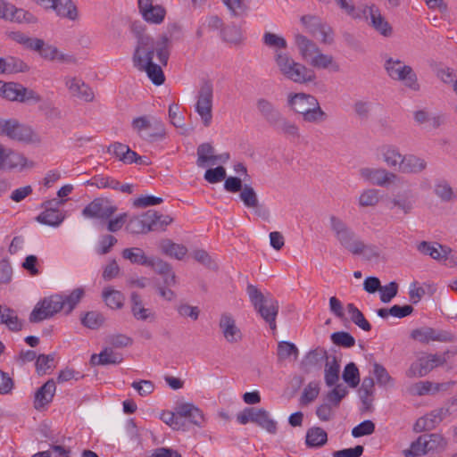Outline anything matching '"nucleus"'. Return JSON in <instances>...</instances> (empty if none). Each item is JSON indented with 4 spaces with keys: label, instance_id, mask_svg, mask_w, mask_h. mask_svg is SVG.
I'll return each mask as SVG.
<instances>
[{
    "label": "nucleus",
    "instance_id": "30",
    "mask_svg": "<svg viewBox=\"0 0 457 457\" xmlns=\"http://www.w3.org/2000/svg\"><path fill=\"white\" fill-rule=\"evenodd\" d=\"M428 167L425 158L414 154L403 155L398 170L403 174H420Z\"/></svg>",
    "mask_w": 457,
    "mask_h": 457
},
{
    "label": "nucleus",
    "instance_id": "63",
    "mask_svg": "<svg viewBox=\"0 0 457 457\" xmlns=\"http://www.w3.org/2000/svg\"><path fill=\"white\" fill-rule=\"evenodd\" d=\"M298 353V349L293 343L282 341L278 345V357L279 360H288L292 357L295 360Z\"/></svg>",
    "mask_w": 457,
    "mask_h": 457
},
{
    "label": "nucleus",
    "instance_id": "48",
    "mask_svg": "<svg viewBox=\"0 0 457 457\" xmlns=\"http://www.w3.org/2000/svg\"><path fill=\"white\" fill-rule=\"evenodd\" d=\"M340 364L332 358L328 360L324 369L325 383L328 386H335L339 380Z\"/></svg>",
    "mask_w": 457,
    "mask_h": 457
},
{
    "label": "nucleus",
    "instance_id": "61",
    "mask_svg": "<svg viewBox=\"0 0 457 457\" xmlns=\"http://www.w3.org/2000/svg\"><path fill=\"white\" fill-rule=\"evenodd\" d=\"M321 22L322 20L316 15L306 14L300 18V23L303 29L312 36L317 35V29Z\"/></svg>",
    "mask_w": 457,
    "mask_h": 457
},
{
    "label": "nucleus",
    "instance_id": "12",
    "mask_svg": "<svg viewBox=\"0 0 457 457\" xmlns=\"http://www.w3.org/2000/svg\"><path fill=\"white\" fill-rule=\"evenodd\" d=\"M132 129L141 137L148 140L162 137L164 128L162 122L153 116H139L131 121Z\"/></svg>",
    "mask_w": 457,
    "mask_h": 457
},
{
    "label": "nucleus",
    "instance_id": "47",
    "mask_svg": "<svg viewBox=\"0 0 457 457\" xmlns=\"http://www.w3.org/2000/svg\"><path fill=\"white\" fill-rule=\"evenodd\" d=\"M85 295V289L78 287L72 290L69 295H62L63 303V312L70 314Z\"/></svg>",
    "mask_w": 457,
    "mask_h": 457
},
{
    "label": "nucleus",
    "instance_id": "7",
    "mask_svg": "<svg viewBox=\"0 0 457 457\" xmlns=\"http://www.w3.org/2000/svg\"><path fill=\"white\" fill-rule=\"evenodd\" d=\"M384 68L387 76L397 82H400L403 86L411 91H419L420 89V84L418 79V76L413 69L406 64L403 61L388 57L384 63Z\"/></svg>",
    "mask_w": 457,
    "mask_h": 457
},
{
    "label": "nucleus",
    "instance_id": "10",
    "mask_svg": "<svg viewBox=\"0 0 457 457\" xmlns=\"http://www.w3.org/2000/svg\"><path fill=\"white\" fill-rule=\"evenodd\" d=\"M36 166L23 153L0 142V171L23 172Z\"/></svg>",
    "mask_w": 457,
    "mask_h": 457
},
{
    "label": "nucleus",
    "instance_id": "57",
    "mask_svg": "<svg viewBox=\"0 0 457 457\" xmlns=\"http://www.w3.org/2000/svg\"><path fill=\"white\" fill-rule=\"evenodd\" d=\"M335 238L338 241L341 246L351 253L355 244L359 241L355 233L350 228H346L344 232H340Z\"/></svg>",
    "mask_w": 457,
    "mask_h": 457
},
{
    "label": "nucleus",
    "instance_id": "17",
    "mask_svg": "<svg viewBox=\"0 0 457 457\" xmlns=\"http://www.w3.org/2000/svg\"><path fill=\"white\" fill-rule=\"evenodd\" d=\"M116 211V205L109 199L96 198L83 209L82 215L87 219L104 220L110 219Z\"/></svg>",
    "mask_w": 457,
    "mask_h": 457
},
{
    "label": "nucleus",
    "instance_id": "53",
    "mask_svg": "<svg viewBox=\"0 0 457 457\" xmlns=\"http://www.w3.org/2000/svg\"><path fill=\"white\" fill-rule=\"evenodd\" d=\"M372 373L377 383L383 387H393L395 385L394 378L389 375L387 370L379 363H373Z\"/></svg>",
    "mask_w": 457,
    "mask_h": 457
},
{
    "label": "nucleus",
    "instance_id": "56",
    "mask_svg": "<svg viewBox=\"0 0 457 457\" xmlns=\"http://www.w3.org/2000/svg\"><path fill=\"white\" fill-rule=\"evenodd\" d=\"M255 424L270 434L277 432V422L271 418L270 412L264 409L261 408Z\"/></svg>",
    "mask_w": 457,
    "mask_h": 457
},
{
    "label": "nucleus",
    "instance_id": "38",
    "mask_svg": "<svg viewBox=\"0 0 457 457\" xmlns=\"http://www.w3.org/2000/svg\"><path fill=\"white\" fill-rule=\"evenodd\" d=\"M102 298L112 310H120L124 306L125 295L112 287H105L103 289Z\"/></svg>",
    "mask_w": 457,
    "mask_h": 457
},
{
    "label": "nucleus",
    "instance_id": "58",
    "mask_svg": "<svg viewBox=\"0 0 457 457\" xmlns=\"http://www.w3.org/2000/svg\"><path fill=\"white\" fill-rule=\"evenodd\" d=\"M273 126L287 136L293 137H299L298 126L295 122L285 119L282 115L278 118V120L273 124Z\"/></svg>",
    "mask_w": 457,
    "mask_h": 457
},
{
    "label": "nucleus",
    "instance_id": "39",
    "mask_svg": "<svg viewBox=\"0 0 457 457\" xmlns=\"http://www.w3.org/2000/svg\"><path fill=\"white\" fill-rule=\"evenodd\" d=\"M161 252L171 258L182 260L187 253V248L181 244H177L170 239H162L159 243Z\"/></svg>",
    "mask_w": 457,
    "mask_h": 457
},
{
    "label": "nucleus",
    "instance_id": "59",
    "mask_svg": "<svg viewBox=\"0 0 457 457\" xmlns=\"http://www.w3.org/2000/svg\"><path fill=\"white\" fill-rule=\"evenodd\" d=\"M343 379L349 386L355 388L360 383V373L353 362L348 363L343 371Z\"/></svg>",
    "mask_w": 457,
    "mask_h": 457
},
{
    "label": "nucleus",
    "instance_id": "19",
    "mask_svg": "<svg viewBox=\"0 0 457 457\" xmlns=\"http://www.w3.org/2000/svg\"><path fill=\"white\" fill-rule=\"evenodd\" d=\"M374 155L377 161L383 162L387 167L398 169L403 154L396 145L383 143L375 148Z\"/></svg>",
    "mask_w": 457,
    "mask_h": 457
},
{
    "label": "nucleus",
    "instance_id": "3",
    "mask_svg": "<svg viewBox=\"0 0 457 457\" xmlns=\"http://www.w3.org/2000/svg\"><path fill=\"white\" fill-rule=\"evenodd\" d=\"M287 106L292 112L301 115L303 120L308 123L320 124L328 118L318 99L307 93H288L287 95Z\"/></svg>",
    "mask_w": 457,
    "mask_h": 457
},
{
    "label": "nucleus",
    "instance_id": "37",
    "mask_svg": "<svg viewBox=\"0 0 457 457\" xmlns=\"http://www.w3.org/2000/svg\"><path fill=\"white\" fill-rule=\"evenodd\" d=\"M56 386L54 380H48L45 383L36 393L34 402L35 408H43L52 402Z\"/></svg>",
    "mask_w": 457,
    "mask_h": 457
},
{
    "label": "nucleus",
    "instance_id": "18",
    "mask_svg": "<svg viewBox=\"0 0 457 457\" xmlns=\"http://www.w3.org/2000/svg\"><path fill=\"white\" fill-rule=\"evenodd\" d=\"M32 50L37 52L43 59L49 62L65 64H71L76 62L73 55L60 51L55 46L46 44L40 38H37Z\"/></svg>",
    "mask_w": 457,
    "mask_h": 457
},
{
    "label": "nucleus",
    "instance_id": "43",
    "mask_svg": "<svg viewBox=\"0 0 457 457\" xmlns=\"http://www.w3.org/2000/svg\"><path fill=\"white\" fill-rule=\"evenodd\" d=\"M0 323L6 325L13 331L21 328V322L16 312L7 306H0Z\"/></svg>",
    "mask_w": 457,
    "mask_h": 457
},
{
    "label": "nucleus",
    "instance_id": "49",
    "mask_svg": "<svg viewBox=\"0 0 457 457\" xmlns=\"http://www.w3.org/2000/svg\"><path fill=\"white\" fill-rule=\"evenodd\" d=\"M223 40L231 46H239L244 41L241 29L234 24L226 26L221 32Z\"/></svg>",
    "mask_w": 457,
    "mask_h": 457
},
{
    "label": "nucleus",
    "instance_id": "54",
    "mask_svg": "<svg viewBox=\"0 0 457 457\" xmlns=\"http://www.w3.org/2000/svg\"><path fill=\"white\" fill-rule=\"evenodd\" d=\"M348 313L350 314L352 321L364 331H370L371 328L370 324L365 319L362 312L353 304L348 303L347 306Z\"/></svg>",
    "mask_w": 457,
    "mask_h": 457
},
{
    "label": "nucleus",
    "instance_id": "60",
    "mask_svg": "<svg viewBox=\"0 0 457 457\" xmlns=\"http://www.w3.org/2000/svg\"><path fill=\"white\" fill-rule=\"evenodd\" d=\"M4 74H12L17 72H25L29 71V66L21 59L8 56L4 58Z\"/></svg>",
    "mask_w": 457,
    "mask_h": 457
},
{
    "label": "nucleus",
    "instance_id": "40",
    "mask_svg": "<svg viewBox=\"0 0 457 457\" xmlns=\"http://www.w3.org/2000/svg\"><path fill=\"white\" fill-rule=\"evenodd\" d=\"M446 248V246H443L437 243H430L427 241H422L417 245V249L420 253L424 255H428L432 259L440 262L447 253Z\"/></svg>",
    "mask_w": 457,
    "mask_h": 457
},
{
    "label": "nucleus",
    "instance_id": "1",
    "mask_svg": "<svg viewBox=\"0 0 457 457\" xmlns=\"http://www.w3.org/2000/svg\"><path fill=\"white\" fill-rule=\"evenodd\" d=\"M172 46L171 32L169 30L154 38L149 35L137 37L131 56L133 67L145 72L155 85H162L165 77L162 66L168 63Z\"/></svg>",
    "mask_w": 457,
    "mask_h": 457
},
{
    "label": "nucleus",
    "instance_id": "6",
    "mask_svg": "<svg viewBox=\"0 0 457 457\" xmlns=\"http://www.w3.org/2000/svg\"><path fill=\"white\" fill-rule=\"evenodd\" d=\"M456 353L455 349L447 350L441 353H422L411 364L406 371V376L411 378L425 377L434 369L444 366Z\"/></svg>",
    "mask_w": 457,
    "mask_h": 457
},
{
    "label": "nucleus",
    "instance_id": "27",
    "mask_svg": "<svg viewBox=\"0 0 457 457\" xmlns=\"http://www.w3.org/2000/svg\"><path fill=\"white\" fill-rule=\"evenodd\" d=\"M411 337L415 341L425 345L433 342H447L451 340V337L447 332L429 327H422L412 330Z\"/></svg>",
    "mask_w": 457,
    "mask_h": 457
},
{
    "label": "nucleus",
    "instance_id": "50",
    "mask_svg": "<svg viewBox=\"0 0 457 457\" xmlns=\"http://www.w3.org/2000/svg\"><path fill=\"white\" fill-rule=\"evenodd\" d=\"M428 453H438L446 448V439L439 434L423 435Z\"/></svg>",
    "mask_w": 457,
    "mask_h": 457
},
{
    "label": "nucleus",
    "instance_id": "16",
    "mask_svg": "<svg viewBox=\"0 0 457 457\" xmlns=\"http://www.w3.org/2000/svg\"><path fill=\"white\" fill-rule=\"evenodd\" d=\"M358 173L364 181L382 187H388L398 179L395 173L385 168L361 167Z\"/></svg>",
    "mask_w": 457,
    "mask_h": 457
},
{
    "label": "nucleus",
    "instance_id": "36",
    "mask_svg": "<svg viewBox=\"0 0 457 457\" xmlns=\"http://www.w3.org/2000/svg\"><path fill=\"white\" fill-rule=\"evenodd\" d=\"M443 414V410H436L418 419L413 425V430L419 433L434 428L442 420Z\"/></svg>",
    "mask_w": 457,
    "mask_h": 457
},
{
    "label": "nucleus",
    "instance_id": "44",
    "mask_svg": "<svg viewBox=\"0 0 457 457\" xmlns=\"http://www.w3.org/2000/svg\"><path fill=\"white\" fill-rule=\"evenodd\" d=\"M263 43L273 50L274 56L280 53H287V43L282 36L266 32L263 35Z\"/></svg>",
    "mask_w": 457,
    "mask_h": 457
},
{
    "label": "nucleus",
    "instance_id": "24",
    "mask_svg": "<svg viewBox=\"0 0 457 457\" xmlns=\"http://www.w3.org/2000/svg\"><path fill=\"white\" fill-rule=\"evenodd\" d=\"M156 212L149 210L141 215L134 216L127 223L126 230L133 235L146 234L154 230Z\"/></svg>",
    "mask_w": 457,
    "mask_h": 457
},
{
    "label": "nucleus",
    "instance_id": "8",
    "mask_svg": "<svg viewBox=\"0 0 457 457\" xmlns=\"http://www.w3.org/2000/svg\"><path fill=\"white\" fill-rule=\"evenodd\" d=\"M247 294L254 310L269 323L271 329H276V318L278 312V303L269 295H264L256 287H247Z\"/></svg>",
    "mask_w": 457,
    "mask_h": 457
},
{
    "label": "nucleus",
    "instance_id": "51",
    "mask_svg": "<svg viewBox=\"0 0 457 457\" xmlns=\"http://www.w3.org/2000/svg\"><path fill=\"white\" fill-rule=\"evenodd\" d=\"M239 198L246 208L255 210L260 207L258 195L250 185H245L243 187L239 194Z\"/></svg>",
    "mask_w": 457,
    "mask_h": 457
},
{
    "label": "nucleus",
    "instance_id": "32",
    "mask_svg": "<svg viewBox=\"0 0 457 457\" xmlns=\"http://www.w3.org/2000/svg\"><path fill=\"white\" fill-rule=\"evenodd\" d=\"M112 152L113 155L120 162L131 164V163H140L147 165L149 162L143 159V157L139 156L136 152L132 151L128 145L115 143L112 145Z\"/></svg>",
    "mask_w": 457,
    "mask_h": 457
},
{
    "label": "nucleus",
    "instance_id": "20",
    "mask_svg": "<svg viewBox=\"0 0 457 457\" xmlns=\"http://www.w3.org/2000/svg\"><path fill=\"white\" fill-rule=\"evenodd\" d=\"M63 82L69 94L75 98L84 102L94 100L95 94L92 88L79 77L67 75L63 78Z\"/></svg>",
    "mask_w": 457,
    "mask_h": 457
},
{
    "label": "nucleus",
    "instance_id": "45",
    "mask_svg": "<svg viewBox=\"0 0 457 457\" xmlns=\"http://www.w3.org/2000/svg\"><path fill=\"white\" fill-rule=\"evenodd\" d=\"M327 441V432L321 428L312 427L306 432L305 442L309 447H321Z\"/></svg>",
    "mask_w": 457,
    "mask_h": 457
},
{
    "label": "nucleus",
    "instance_id": "26",
    "mask_svg": "<svg viewBox=\"0 0 457 457\" xmlns=\"http://www.w3.org/2000/svg\"><path fill=\"white\" fill-rule=\"evenodd\" d=\"M362 15L370 19V25L382 36L390 37L393 33L392 27L381 15L380 11L375 4H365L362 6Z\"/></svg>",
    "mask_w": 457,
    "mask_h": 457
},
{
    "label": "nucleus",
    "instance_id": "9",
    "mask_svg": "<svg viewBox=\"0 0 457 457\" xmlns=\"http://www.w3.org/2000/svg\"><path fill=\"white\" fill-rule=\"evenodd\" d=\"M36 166L23 153L0 142V171L23 172Z\"/></svg>",
    "mask_w": 457,
    "mask_h": 457
},
{
    "label": "nucleus",
    "instance_id": "62",
    "mask_svg": "<svg viewBox=\"0 0 457 457\" xmlns=\"http://www.w3.org/2000/svg\"><path fill=\"white\" fill-rule=\"evenodd\" d=\"M434 192L444 202L453 201L456 197L453 189L446 181H438L435 185Z\"/></svg>",
    "mask_w": 457,
    "mask_h": 457
},
{
    "label": "nucleus",
    "instance_id": "14",
    "mask_svg": "<svg viewBox=\"0 0 457 457\" xmlns=\"http://www.w3.org/2000/svg\"><path fill=\"white\" fill-rule=\"evenodd\" d=\"M213 88L210 83H204L200 87L195 110L199 115L204 127H209L212 120Z\"/></svg>",
    "mask_w": 457,
    "mask_h": 457
},
{
    "label": "nucleus",
    "instance_id": "25",
    "mask_svg": "<svg viewBox=\"0 0 457 457\" xmlns=\"http://www.w3.org/2000/svg\"><path fill=\"white\" fill-rule=\"evenodd\" d=\"M229 159V154L224 153L221 154H215L213 146L209 143L201 144L197 147V160L196 164L198 167L205 168L207 166H213L219 162H226Z\"/></svg>",
    "mask_w": 457,
    "mask_h": 457
},
{
    "label": "nucleus",
    "instance_id": "13",
    "mask_svg": "<svg viewBox=\"0 0 457 457\" xmlns=\"http://www.w3.org/2000/svg\"><path fill=\"white\" fill-rule=\"evenodd\" d=\"M63 311L62 295H53L39 301L30 313L29 320L38 322Z\"/></svg>",
    "mask_w": 457,
    "mask_h": 457
},
{
    "label": "nucleus",
    "instance_id": "4",
    "mask_svg": "<svg viewBox=\"0 0 457 457\" xmlns=\"http://www.w3.org/2000/svg\"><path fill=\"white\" fill-rule=\"evenodd\" d=\"M274 62L278 74L295 84L305 85L316 79L314 71L296 62L288 52L278 54L274 56Z\"/></svg>",
    "mask_w": 457,
    "mask_h": 457
},
{
    "label": "nucleus",
    "instance_id": "31",
    "mask_svg": "<svg viewBox=\"0 0 457 457\" xmlns=\"http://www.w3.org/2000/svg\"><path fill=\"white\" fill-rule=\"evenodd\" d=\"M414 200L411 191L405 190L397 193L389 199L388 204L391 210H395L398 213L408 215L414 209Z\"/></svg>",
    "mask_w": 457,
    "mask_h": 457
},
{
    "label": "nucleus",
    "instance_id": "41",
    "mask_svg": "<svg viewBox=\"0 0 457 457\" xmlns=\"http://www.w3.org/2000/svg\"><path fill=\"white\" fill-rule=\"evenodd\" d=\"M123 360L121 354L110 348L104 349L99 354L91 356V363L94 365L118 364Z\"/></svg>",
    "mask_w": 457,
    "mask_h": 457
},
{
    "label": "nucleus",
    "instance_id": "15",
    "mask_svg": "<svg viewBox=\"0 0 457 457\" xmlns=\"http://www.w3.org/2000/svg\"><path fill=\"white\" fill-rule=\"evenodd\" d=\"M218 327L220 335L228 344L237 345L242 342L244 338L243 331L231 312H224L220 314Z\"/></svg>",
    "mask_w": 457,
    "mask_h": 457
},
{
    "label": "nucleus",
    "instance_id": "28",
    "mask_svg": "<svg viewBox=\"0 0 457 457\" xmlns=\"http://www.w3.org/2000/svg\"><path fill=\"white\" fill-rule=\"evenodd\" d=\"M453 383L451 382H433L422 380L411 385L408 387V393L413 396H423L428 395H436L441 391H446Z\"/></svg>",
    "mask_w": 457,
    "mask_h": 457
},
{
    "label": "nucleus",
    "instance_id": "35",
    "mask_svg": "<svg viewBox=\"0 0 457 457\" xmlns=\"http://www.w3.org/2000/svg\"><path fill=\"white\" fill-rule=\"evenodd\" d=\"M381 200L380 192L374 187L362 189L357 198L356 203L360 209L375 208Z\"/></svg>",
    "mask_w": 457,
    "mask_h": 457
},
{
    "label": "nucleus",
    "instance_id": "23",
    "mask_svg": "<svg viewBox=\"0 0 457 457\" xmlns=\"http://www.w3.org/2000/svg\"><path fill=\"white\" fill-rule=\"evenodd\" d=\"M64 202L65 200L57 199L45 202V211L37 217V220L45 225L58 227L64 220V215L58 210V207Z\"/></svg>",
    "mask_w": 457,
    "mask_h": 457
},
{
    "label": "nucleus",
    "instance_id": "21",
    "mask_svg": "<svg viewBox=\"0 0 457 457\" xmlns=\"http://www.w3.org/2000/svg\"><path fill=\"white\" fill-rule=\"evenodd\" d=\"M0 19L16 23H33L36 21V17L31 12L14 6L7 0H0Z\"/></svg>",
    "mask_w": 457,
    "mask_h": 457
},
{
    "label": "nucleus",
    "instance_id": "55",
    "mask_svg": "<svg viewBox=\"0 0 457 457\" xmlns=\"http://www.w3.org/2000/svg\"><path fill=\"white\" fill-rule=\"evenodd\" d=\"M428 453L423 435L412 442L408 449L403 451L404 457H420Z\"/></svg>",
    "mask_w": 457,
    "mask_h": 457
},
{
    "label": "nucleus",
    "instance_id": "64",
    "mask_svg": "<svg viewBox=\"0 0 457 457\" xmlns=\"http://www.w3.org/2000/svg\"><path fill=\"white\" fill-rule=\"evenodd\" d=\"M160 419L173 430L182 429L184 427V422L181 421L180 416L174 411H163L160 414Z\"/></svg>",
    "mask_w": 457,
    "mask_h": 457
},
{
    "label": "nucleus",
    "instance_id": "46",
    "mask_svg": "<svg viewBox=\"0 0 457 457\" xmlns=\"http://www.w3.org/2000/svg\"><path fill=\"white\" fill-rule=\"evenodd\" d=\"M121 256L123 259L128 260L132 264L143 266H146L150 258L145 254V251L139 247L125 248L121 252Z\"/></svg>",
    "mask_w": 457,
    "mask_h": 457
},
{
    "label": "nucleus",
    "instance_id": "34",
    "mask_svg": "<svg viewBox=\"0 0 457 457\" xmlns=\"http://www.w3.org/2000/svg\"><path fill=\"white\" fill-rule=\"evenodd\" d=\"M52 10H54L59 17L71 21H76L79 19V12L72 0H55Z\"/></svg>",
    "mask_w": 457,
    "mask_h": 457
},
{
    "label": "nucleus",
    "instance_id": "29",
    "mask_svg": "<svg viewBox=\"0 0 457 457\" xmlns=\"http://www.w3.org/2000/svg\"><path fill=\"white\" fill-rule=\"evenodd\" d=\"M138 9L145 21L160 24L163 21L166 11L159 5H154L152 0H137Z\"/></svg>",
    "mask_w": 457,
    "mask_h": 457
},
{
    "label": "nucleus",
    "instance_id": "42",
    "mask_svg": "<svg viewBox=\"0 0 457 457\" xmlns=\"http://www.w3.org/2000/svg\"><path fill=\"white\" fill-rule=\"evenodd\" d=\"M257 109L259 112L266 119V120L272 126L282 115L280 112L274 106V104L266 99L258 100Z\"/></svg>",
    "mask_w": 457,
    "mask_h": 457
},
{
    "label": "nucleus",
    "instance_id": "11",
    "mask_svg": "<svg viewBox=\"0 0 457 457\" xmlns=\"http://www.w3.org/2000/svg\"><path fill=\"white\" fill-rule=\"evenodd\" d=\"M0 98L28 104H37L43 102L42 96L34 89L16 82L0 80Z\"/></svg>",
    "mask_w": 457,
    "mask_h": 457
},
{
    "label": "nucleus",
    "instance_id": "22",
    "mask_svg": "<svg viewBox=\"0 0 457 457\" xmlns=\"http://www.w3.org/2000/svg\"><path fill=\"white\" fill-rule=\"evenodd\" d=\"M175 411L182 418L197 428H203L206 422L204 411L191 402L178 401L175 405Z\"/></svg>",
    "mask_w": 457,
    "mask_h": 457
},
{
    "label": "nucleus",
    "instance_id": "52",
    "mask_svg": "<svg viewBox=\"0 0 457 457\" xmlns=\"http://www.w3.org/2000/svg\"><path fill=\"white\" fill-rule=\"evenodd\" d=\"M351 253L354 255H362L367 260L377 259L379 256L378 249L372 245H367L361 239L355 244L354 247L351 251Z\"/></svg>",
    "mask_w": 457,
    "mask_h": 457
},
{
    "label": "nucleus",
    "instance_id": "2",
    "mask_svg": "<svg viewBox=\"0 0 457 457\" xmlns=\"http://www.w3.org/2000/svg\"><path fill=\"white\" fill-rule=\"evenodd\" d=\"M294 43L301 59L309 66L331 72L341 71L340 64L335 57L332 54L323 53L319 46L306 36L296 33Z\"/></svg>",
    "mask_w": 457,
    "mask_h": 457
},
{
    "label": "nucleus",
    "instance_id": "5",
    "mask_svg": "<svg viewBox=\"0 0 457 457\" xmlns=\"http://www.w3.org/2000/svg\"><path fill=\"white\" fill-rule=\"evenodd\" d=\"M0 136L25 145H39L42 143V137L30 125L13 118L0 117Z\"/></svg>",
    "mask_w": 457,
    "mask_h": 457
},
{
    "label": "nucleus",
    "instance_id": "33",
    "mask_svg": "<svg viewBox=\"0 0 457 457\" xmlns=\"http://www.w3.org/2000/svg\"><path fill=\"white\" fill-rule=\"evenodd\" d=\"M130 309L133 317L137 320H154L155 313L149 308H145L141 296L133 292L130 295Z\"/></svg>",
    "mask_w": 457,
    "mask_h": 457
}]
</instances>
